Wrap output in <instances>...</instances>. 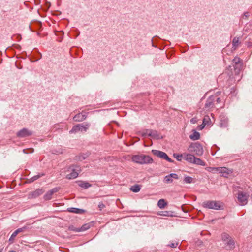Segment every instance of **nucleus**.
Segmentation results:
<instances>
[{
  "label": "nucleus",
  "mask_w": 252,
  "mask_h": 252,
  "mask_svg": "<svg viewBox=\"0 0 252 252\" xmlns=\"http://www.w3.org/2000/svg\"><path fill=\"white\" fill-rule=\"evenodd\" d=\"M211 120L209 116L206 115L205 116L203 120V123L206 126H209L211 125Z\"/></svg>",
  "instance_id": "22"
},
{
  "label": "nucleus",
  "mask_w": 252,
  "mask_h": 252,
  "mask_svg": "<svg viewBox=\"0 0 252 252\" xmlns=\"http://www.w3.org/2000/svg\"><path fill=\"white\" fill-rule=\"evenodd\" d=\"M189 138L192 140H198L200 138V134L196 131H193V133L189 135Z\"/></svg>",
  "instance_id": "18"
},
{
  "label": "nucleus",
  "mask_w": 252,
  "mask_h": 252,
  "mask_svg": "<svg viewBox=\"0 0 252 252\" xmlns=\"http://www.w3.org/2000/svg\"><path fill=\"white\" fill-rule=\"evenodd\" d=\"M167 205V202L163 199H160L158 203V205L160 209L164 208Z\"/></svg>",
  "instance_id": "21"
},
{
  "label": "nucleus",
  "mask_w": 252,
  "mask_h": 252,
  "mask_svg": "<svg viewBox=\"0 0 252 252\" xmlns=\"http://www.w3.org/2000/svg\"><path fill=\"white\" fill-rule=\"evenodd\" d=\"M80 167L77 165L70 166L67 171L69 173L66 174V178L68 179H75L78 176V172L80 171Z\"/></svg>",
  "instance_id": "6"
},
{
  "label": "nucleus",
  "mask_w": 252,
  "mask_h": 252,
  "mask_svg": "<svg viewBox=\"0 0 252 252\" xmlns=\"http://www.w3.org/2000/svg\"><path fill=\"white\" fill-rule=\"evenodd\" d=\"M179 176L177 174L171 173L166 175L163 180V182L167 184L172 183L174 179H178Z\"/></svg>",
  "instance_id": "9"
},
{
  "label": "nucleus",
  "mask_w": 252,
  "mask_h": 252,
  "mask_svg": "<svg viewBox=\"0 0 252 252\" xmlns=\"http://www.w3.org/2000/svg\"><path fill=\"white\" fill-rule=\"evenodd\" d=\"M148 136H150L154 139H159L162 138V136L158 133L157 131L151 130V132H149Z\"/></svg>",
  "instance_id": "13"
},
{
  "label": "nucleus",
  "mask_w": 252,
  "mask_h": 252,
  "mask_svg": "<svg viewBox=\"0 0 252 252\" xmlns=\"http://www.w3.org/2000/svg\"><path fill=\"white\" fill-rule=\"evenodd\" d=\"M240 59L237 57H235L234 59L233 60V63H235L236 65L240 63Z\"/></svg>",
  "instance_id": "31"
},
{
  "label": "nucleus",
  "mask_w": 252,
  "mask_h": 252,
  "mask_svg": "<svg viewBox=\"0 0 252 252\" xmlns=\"http://www.w3.org/2000/svg\"><path fill=\"white\" fill-rule=\"evenodd\" d=\"M214 167H208L206 168V170L210 172H214Z\"/></svg>",
  "instance_id": "37"
},
{
  "label": "nucleus",
  "mask_w": 252,
  "mask_h": 252,
  "mask_svg": "<svg viewBox=\"0 0 252 252\" xmlns=\"http://www.w3.org/2000/svg\"><path fill=\"white\" fill-rule=\"evenodd\" d=\"M26 229V227H22V228H18L17 229V230H16L11 235L10 239H9V241H12V240H13L16 237V236L17 235V234L20 232H22L23 231H24V230Z\"/></svg>",
  "instance_id": "15"
},
{
  "label": "nucleus",
  "mask_w": 252,
  "mask_h": 252,
  "mask_svg": "<svg viewBox=\"0 0 252 252\" xmlns=\"http://www.w3.org/2000/svg\"><path fill=\"white\" fill-rule=\"evenodd\" d=\"M130 190L134 192H138L140 190V187L139 185H134L130 188Z\"/></svg>",
  "instance_id": "27"
},
{
  "label": "nucleus",
  "mask_w": 252,
  "mask_h": 252,
  "mask_svg": "<svg viewBox=\"0 0 252 252\" xmlns=\"http://www.w3.org/2000/svg\"><path fill=\"white\" fill-rule=\"evenodd\" d=\"M195 156L189 153H184V159L187 162L193 163Z\"/></svg>",
  "instance_id": "14"
},
{
  "label": "nucleus",
  "mask_w": 252,
  "mask_h": 252,
  "mask_svg": "<svg viewBox=\"0 0 252 252\" xmlns=\"http://www.w3.org/2000/svg\"><path fill=\"white\" fill-rule=\"evenodd\" d=\"M98 207L99 208L100 210H102L105 207V205L102 202H100L98 205Z\"/></svg>",
  "instance_id": "34"
},
{
  "label": "nucleus",
  "mask_w": 252,
  "mask_h": 252,
  "mask_svg": "<svg viewBox=\"0 0 252 252\" xmlns=\"http://www.w3.org/2000/svg\"><path fill=\"white\" fill-rule=\"evenodd\" d=\"M239 39L238 38L235 37L232 41L233 48L235 49L237 48L239 45Z\"/></svg>",
  "instance_id": "25"
},
{
  "label": "nucleus",
  "mask_w": 252,
  "mask_h": 252,
  "mask_svg": "<svg viewBox=\"0 0 252 252\" xmlns=\"http://www.w3.org/2000/svg\"><path fill=\"white\" fill-rule=\"evenodd\" d=\"M197 120L196 118H193L190 120V122L192 124H195L197 123Z\"/></svg>",
  "instance_id": "36"
},
{
  "label": "nucleus",
  "mask_w": 252,
  "mask_h": 252,
  "mask_svg": "<svg viewBox=\"0 0 252 252\" xmlns=\"http://www.w3.org/2000/svg\"><path fill=\"white\" fill-rule=\"evenodd\" d=\"M232 170L228 169L225 167H220V173L221 174L222 176L227 177L228 175L232 173Z\"/></svg>",
  "instance_id": "10"
},
{
  "label": "nucleus",
  "mask_w": 252,
  "mask_h": 252,
  "mask_svg": "<svg viewBox=\"0 0 252 252\" xmlns=\"http://www.w3.org/2000/svg\"><path fill=\"white\" fill-rule=\"evenodd\" d=\"M173 156L178 161H181L183 158L184 159V153L182 154H174Z\"/></svg>",
  "instance_id": "26"
},
{
  "label": "nucleus",
  "mask_w": 252,
  "mask_h": 252,
  "mask_svg": "<svg viewBox=\"0 0 252 252\" xmlns=\"http://www.w3.org/2000/svg\"><path fill=\"white\" fill-rule=\"evenodd\" d=\"M220 167H214V172H217L220 173Z\"/></svg>",
  "instance_id": "38"
},
{
  "label": "nucleus",
  "mask_w": 252,
  "mask_h": 252,
  "mask_svg": "<svg viewBox=\"0 0 252 252\" xmlns=\"http://www.w3.org/2000/svg\"><path fill=\"white\" fill-rule=\"evenodd\" d=\"M214 106V104L211 99H209L207 100L206 103L205 105V110L206 111H209Z\"/></svg>",
  "instance_id": "16"
},
{
  "label": "nucleus",
  "mask_w": 252,
  "mask_h": 252,
  "mask_svg": "<svg viewBox=\"0 0 252 252\" xmlns=\"http://www.w3.org/2000/svg\"><path fill=\"white\" fill-rule=\"evenodd\" d=\"M202 206L204 208L211 209L220 210L223 208L222 203L216 201H206L202 203Z\"/></svg>",
  "instance_id": "3"
},
{
  "label": "nucleus",
  "mask_w": 252,
  "mask_h": 252,
  "mask_svg": "<svg viewBox=\"0 0 252 252\" xmlns=\"http://www.w3.org/2000/svg\"><path fill=\"white\" fill-rule=\"evenodd\" d=\"M205 126H206L203 123H202V125H200L198 126L197 129L199 130H201L203 129Z\"/></svg>",
  "instance_id": "35"
},
{
  "label": "nucleus",
  "mask_w": 252,
  "mask_h": 252,
  "mask_svg": "<svg viewBox=\"0 0 252 252\" xmlns=\"http://www.w3.org/2000/svg\"><path fill=\"white\" fill-rule=\"evenodd\" d=\"M193 164L199 165H202V166H205V162L202 160L200 158L194 157V160L193 162Z\"/></svg>",
  "instance_id": "20"
},
{
  "label": "nucleus",
  "mask_w": 252,
  "mask_h": 252,
  "mask_svg": "<svg viewBox=\"0 0 252 252\" xmlns=\"http://www.w3.org/2000/svg\"><path fill=\"white\" fill-rule=\"evenodd\" d=\"M188 151L198 156L202 155L204 152L202 146L198 142L191 143L188 147Z\"/></svg>",
  "instance_id": "2"
},
{
  "label": "nucleus",
  "mask_w": 252,
  "mask_h": 252,
  "mask_svg": "<svg viewBox=\"0 0 252 252\" xmlns=\"http://www.w3.org/2000/svg\"><path fill=\"white\" fill-rule=\"evenodd\" d=\"M23 152L26 153L25 150H23Z\"/></svg>",
  "instance_id": "41"
},
{
  "label": "nucleus",
  "mask_w": 252,
  "mask_h": 252,
  "mask_svg": "<svg viewBox=\"0 0 252 252\" xmlns=\"http://www.w3.org/2000/svg\"><path fill=\"white\" fill-rule=\"evenodd\" d=\"M222 240L226 245L228 249H232L234 248L235 242L229 236V235L226 233H223L221 236Z\"/></svg>",
  "instance_id": "7"
},
{
  "label": "nucleus",
  "mask_w": 252,
  "mask_h": 252,
  "mask_svg": "<svg viewBox=\"0 0 252 252\" xmlns=\"http://www.w3.org/2000/svg\"><path fill=\"white\" fill-rule=\"evenodd\" d=\"M86 119L85 115L82 114H78L73 117L75 121H82Z\"/></svg>",
  "instance_id": "17"
},
{
  "label": "nucleus",
  "mask_w": 252,
  "mask_h": 252,
  "mask_svg": "<svg viewBox=\"0 0 252 252\" xmlns=\"http://www.w3.org/2000/svg\"><path fill=\"white\" fill-rule=\"evenodd\" d=\"M178 243L175 242V243H171L169 244V246L171 248H176L177 246L178 245Z\"/></svg>",
  "instance_id": "33"
},
{
  "label": "nucleus",
  "mask_w": 252,
  "mask_h": 252,
  "mask_svg": "<svg viewBox=\"0 0 252 252\" xmlns=\"http://www.w3.org/2000/svg\"><path fill=\"white\" fill-rule=\"evenodd\" d=\"M158 215L162 216H169V212L168 211H161L158 213Z\"/></svg>",
  "instance_id": "30"
},
{
  "label": "nucleus",
  "mask_w": 252,
  "mask_h": 252,
  "mask_svg": "<svg viewBox=\"0 0 252 252\" xmlns=\"http://www.w3.org/2000/svg\"><path fill=\"white\" fill-rule=\"evenodd\" d=\"M43 175H44V174H42L41 175L40 174H38V175L34 176L33 177H32V178L30 179L29 181H30V182H33V181L36 180L37 179H38V178H39L40 177L43 176Z\"/></svg>",
  "instance_id": "29"
},
{
  "label": "nucleus",
  "mask_w": 252,
  "mask_h": 252,
  "mask_svg": "<svg viewBox=\"0 0 252 252\" xmlns=\"http://www.w3.org/2000/svg\"><path fill=\"white\" fill-rule=\"evenodd\" d=\"M90 125L88 123H82L75 125L69 131L70 133H76L78 132H86L89 128Z\"/></svg>",
  "instance_id": "5"
},
{
  "label": "nucleus",
  "mask_w": 252,
  "mask_h": 252,
  "mask_svg": "<svg viewBox=\"0 0 252 252\" xmlns=\"http://www.w3.org/2000/svg\"><path fill=\"white\" fill-rule=\"evenodd\" d=\"M59 190L58 188H55L51 190L48 191L46 194L44 195V198L45 200H50L52 198V195L57 192H58Z\"/></svg>",
  "instance_id": "12"
},
{
  "label": "nucleus",
  "mask_w": 252,
  "mask_h": 252,
  "mask_svg": "<svg viewBox=\"0 0 252 252\" xmlns=\"http://www.w3.org/2000/svg\"><path fill=\"white\" fill-rule=\"evenodd\" d=\"M152 153L158 157L164 159L169 162H173V160H172L168 155L164 152L158 150H153Z\"/></svg>",
  "instance_id": "8"
},
{
  "label": "nucleus",
  "mask_w": 252,
  "mask_h": 252,
  "mask_svg": "<svg viewBox=\"0 0 252 252\" xmlns=\"http://www.w3.org/2000/svg\"><path fill=\"white\" fill-rule=\"evenodd\" d=\"M217 101L218 103H219L220 101V98H217Z\"/></svg>",
  "instance_id": "39"
},
{
  "label": "nucleus",
  "mask_w": 252,
  "mask_h": 252,
  "mask_svg": "<svg viewBox=\"0 0 252 252\" xmlns=\"http://www.w3.org/2000/svg\"><path fill=\"white\" fill-rule=\"evenodd\" d=\"M150 132H151V130H146L142 132V135L143 136H148V133Z\"/></svg>",
  "instance_id": "32"
},
{
  "label": "nucleus",
  "mask_w": 252,
  "mask_h": 252,
  "mask_svg": "<svg viewBox=\"0 0 252 252\" xmlns=\"http://www.w3.org/2000/svg\"><path fill=\"white\" fill-rule=\"evenodd\" d=\"M9 252H16L14 251H9Z\"/></svg>",
  "instance_id": "40"
},
{
  "label": "nucleus",
  "mask_w": 252,
  "mask_h": 252,
  "mask_svg": "<svg viewBox=\"0 0 252 252\" xmlns=\"http://www.w3.org/2000/svg\"><path fill=\"white\" fill-rule=\"evenodd\" d=\"M184 181L186 183L190 184L193 182V179L190 176H187L185 177Z\"/></svg>",
  "instance_id": "28"
},
{
  "label": "nucleus",
  "mask_w": 252,
  "mask_h": 252,
  "mask_svg": "<svg viewBox=\"0 0 252 252\" xmlns=\"http://www.w3.org/2000/svg\"><path fill=\"white\" fill-rule=\"evenodd\" d=\"M68 211L70 212H72L77 214H81L84 212L83 210L76 208H70L68 209Z\"/></svg>",
  "instance_id": "23"
},
{
  "label": "nucleus",
  "mask_w": 252,
  "mask_h": 252,
  "mask_svg": "<svg viewBox=\"0 0 252 252\" xmlns=\"http://www.w3.org/2000/svg\"><path fill=\"white\" fill-rule=\"evenodd\" d=\"M43 252V251H41V252Z\"/></svg>",
  "instance_id": "43"
},
{
  "label": "nucleus",
  "mask_w": 252,
  "mask_h": 252,
  "mask_svg": "<svg viewBox=\"0 0 252 252\" xmlns=\"http://www.w3.org/2000/svg\"><path fill=\"white\" fill-rule=\"evenodd\" d=\"M0 252H1V249L0 248Z\"/></svg>",
  "instance_id": "42"
},
{
  "label": "nucleus",
  "mask_w": 252,
  "mask_h": 252,
  "mask_svg": "<svg viewBox=\"0 0 252 252\" xmlns=\"http://www.w3.org/2000/svg\"><path fill=\"white\" fill-rule=\"evenodd\" d=\"M90 225L89 224H85L82 225L80 228H77L74 229L76 232L83 231L90 228Z\"/></svg>",
  "instance_id": "19"
},
{
  "label": "nucleus",
  "mask_w": 252,
  "mask_h": 252,
  "mask_svg": "<svg viewBox=\"0 0 252 252\" xmlns=\"http://www.w3.org/2000/svg\"><path fill=\"white\" fill-rule=\"evenodd\" d=\"M237 202L241 206H244L248 203L249 194L248 192L239 191L237 194Z\"/></svg>",
  "instance_id": "4"
},
{
  "label": "nucleus",
  "mask_w": 252,
  "mask_h": 252,
  "mask_svg": "<svg viewBox=\"0 0 252 252\" xmlns=\"http://www.w3.org/2000/svg\"><path fill=\"white\" fill-rule=\"evenodd\" d=\"M78 185L85 189H87L91 186V185L86 182H79Z\"/></svg>",
  "instance_id": "24"
},
{
  "label": "nucleus",
  "mask_w": 252,
  "mask_h": 252,
  "mask_svg": "<svg viewBox=\"0 0 252 252\" xmlns=\"http://www.w3.org/2000/svg\"><path fill=\"white\" fill-rule=\"evenodd\" d=\"M131 159L133 162L140 164H149L153 161L151 157L145 155H134Z\"/></svg>",
  "instance_id": "1"
},
{
  "label": "nucleus",
  "mask_w": 252,
  "mask_h": 252,
  "mask_svg": "<svg viewBox=\"0 0 252 252\" xmlns=\"http://www.w3.org/2000/svg\"><path fill=\"white\" fill-rule=\"evenodd\" d=\"M32 134V132L26 128H23L17 133V136L20 137H24Z\"/></svg>",
  "instance_id": "11"
}]
</instances>
